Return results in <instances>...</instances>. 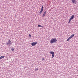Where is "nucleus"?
Returning <instances> with one entry per match:
<instances>
[{
  "label": "nucleus",
  "mask_w": 78,
  "mask_h": 78,
  "mask_svg": "<svg viewBox=\"0 0 78 78\" xmlns=\"http://www.w3.org/2000/svg\"><path fill=\"white\" fill-rule=\"evenodd\" d=\"M50 42L51 44H52V43H56L57 42V40L56 38H51Z\"/></svg>",
  "instance_id": "obj_1"
},
{
  "label": "nucleus",
  "mask_w": 78,
  "mask_h": 78,
  "mask_svg": "<svg viewBox=\"0 0 78 78\" xmlns=\"http://www.w3.org/2000/svg\"><path fill=\"white\" fill-rule=\"evenodd\" d=\"M6 44V45H8V44H9V46L12 45V43H11V41L10 39L8 40V42Z\"/></svg>",
  "instance_id": "obj_2"
},
{
  "label": "nucleus",
  "mask_w": 78,
  "mask_h": 78,
  "mask_svg": "<svg viewBox=\"0 0 78 78\" xmlns=\"http://www.w3.org/2000/svg\"><path fill=\"white\" fill-rule=\"evenodd\" d=\"M75 35V34H73L71 35L70 36V37H69L67 39V41H69V40H70V39H71V38H72V37H73L74 36V35Z\"/></svg>",
  "instance_id": "obj_3"
},
{
  "label": "nucleus",
  "mask_w": 78,
  "mask_h": 78,
  "mask_svg": "<svg viewBox=\"0 0 78 78\" xmlns=\"http://www.w3.org/2000/svg\"><path fill=\"white\" fill-rule=\"evenodd\" d=\"M74 17H75V16L74 15H72V16L71 17L69 20V21L68 22V23H70V22L71 21V20H72V19H73V18H74Z\"/></svg>",
  "instance_id": "obj_4"
},
{
  "label": "nucleus",
  "mask_w": 78,
  "mask_h": 78,
  "mask_svg": "<svg viewBox=\"0 0 78 78\" xmlns=\"http://www.w3.org/2000/svg\"><path fill=\"white\" fill-rule=\"evenodd\" d=\"M37 44V42L32 43V46H34L35 45H36V44Z\"/></svg>",
  "instance_id": "obj_5"
},
{
  "label": "nucleus",
  "mask_w": 78,
  "mask_h": 78,
  "mask_svg": "<svg viewBox=\"0 0 78 78\" xmlns=\"http://www.w3.org/2000/svg\"><path fill=\"white\" fill-rule=\"evenodd\" d=\"M46 14V11H45L44 13V14L43 15L42 17H44V16H45V14Z\"/></svg>",
  "instance_id": "obj_6"
},
{
  "label": "nucleus",
  "mask_w": 78,
  "mask_h": 78,
  "mask_svg": "<svg viewBox=\"0 0 78 78\" xmlns=\"http://www.w3.org/2000/svg\"><path fill=\"white\" fill-rule=\"evenodd\" d=\"M72 2L73 3H76V0H72Z\"/></svg>",
  "instance_id": "obj_7"
},
{
  "label": "nucleus",
  "mask_w": 78,
  "mask_h": 78,
  "mask_svg": "<svg viewBox=\"0 0 78 78\" xmlns=\"http://www.w3.org/2000/svg\"><path fill=\"white\" fill-rule=\"evenodd\" d=\"M51 54H52V55H54L55 53H54V52L53 51H51L50 52Z\"/></svg>",
  "instance_id": "obj_8"
},
{
  "label": "nucleus",
  "mask_w": 78,
  "mask_h": 78,
  "mask_svg": "<svg viewBox=\"0 0 78 78\" xmlns=\"http://www.w3.org/2000/svg\"><path fill=\"white\" fill-rule=\"evenodd\" d=\"M42 11H43V9H41L40 11V14L41 13V12H42Z\"/></svg>",
  "instance_id": "obj_9"
},
{
  "label": "nucleus",
  "mask_w": 78,
  "mask_h": 78,
  "mask_svg": "<svg viewBox=\"0 0 78 78\" xmlns=\"http://www.w3.org/2000/svg\"><path fill=\"white\" fill-rule=\"evenodd\" d=\"M5 57H4V56H1L0 57V59H2V58H4Z\"/></svg>",
  "instance_id": "obj_10"
},
{
  "label": "nucleus",
  "mask_w": 78,
  "mask_h": 78,
  "mask_svg": "<svg viewBox=\"0 0 78 78\" xmlns=\"http://www.w3.org/2000/svg\"><path fill=\"white\" fill-rule=\"evenodd\" d=\"M54 57H55V55L54 54H52V58H54Z\"/></svg>",
  "instance_id": "obj_11"
},
{
  "label": "nucleus",
  "mask_w": 78,
  "mask_h": 78,
  "mask_svg": "<svg viewBox=\"0 0 78 78\" xmlns=\"http://www.w3.org/2000/svg\"><path fill=\"white\" fill-rule=\"evenodd\" d=\"M11 50L12 51H14V48H11Z\"/></svg>",
  "instance_id": "obj_12"
},
{
  "label": "nucleus",
  "mask_w": 78,
  "mask_h": 78,
  "mask_svg": "<svg viewBox=\"0 0 78 78\" xmlns=\"http://www.w3.org/2000/svg\"><path fill=\"white\" fill-rule=\"evenodd\" d=\"M38 27H41V25H38Z\"/></svg>",
  "instance_id": "obj_13"
},
{
  "label": "nucleus",
  "mask_w": 78,
  "mask_h": 78,
  "mask_svg": "<svg viewBox=\"0 0 78 78\" xmlns=\"http://www.w3.org/2000/svg\"><path fill=\"white\" fill-rule=\"evenodd\" d=\"M39 69H35V71H37V70H38Z\"/></svg>",
  "instance_id": "obj_14"
},
{
  "label": "nucleus",
  "mask_w": 78,
  "mask_h": 78,
  "mask_svg": "<svg viewBox=\"0 0 78 78\" xmlns=\"http://www.w3.org/2000/svg\"><path fill=\"white\" fill-rule=\"evenodd\" d=\"M43 8H44V5H43L41 9H43Z\"/></svg>",
  "instance_id": "obj_15"
},
{
  "label": "nucleus",
  "mask_w": 78,
  "mask_h": 78,
  "mask_svg": "<svg viewBox=\"0 0 78 78\" xmlns=\"http://www.w3.org/2000/svg\"><path fill=\"white\" fill-rule=\"evenodd\" d=\"M29 36L30 37H31V35L30 34H29Z\"/></svg>",
  "instance_id": "obj_16"
},
{
  "label": "nucleus",
  "mask_w": 78,
  "mask_h": 78,
  "mask_svg": "<svg viewBox=\"0 0 78 78\" xmlns=\"http://www.w3.org/2000/svg\"><path fill=\"white\" fill-rule=\"evenodd\" d=\"M41 27H42V28H44V26H41Z\"/></svg>",
  "instance_id": "obj_17"
},
{
  "label": "nucleus",
  "mask_w": 78,
  "mask_h": 78,
  "mask_svg": "<svg viewBox=\"0 0 78 78\" xmlns=\"http://www.w3.org/2000/svg\"><path fill=\"white\" fill-rule=\"evenodd\" d=\"M45 59L44 58H42V60H44Z\"/></svg>",
  "instance_id": "obj_18"
}]
</instances>
